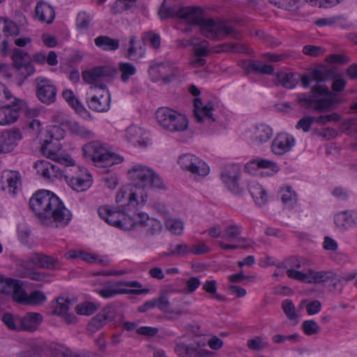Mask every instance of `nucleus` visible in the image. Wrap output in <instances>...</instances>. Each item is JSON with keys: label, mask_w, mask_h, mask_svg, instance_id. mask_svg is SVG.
I'll use <instances>...</instances> for the list:
<instances>
[{"label": "nucleus", "mask_w": 357, "mask_h": 357, "mask_svg": "<svg viewBox=\"0 0 357 357\" xmlns=\"http://www.w3.org/2000/svg\"><path fill=\"white\" fill-rule=\"evenodd\" d=\"M167 1L163 0L158 10L161 20L174 17L186 20L188 24L199 26L200 32L204 37L215 41L222 40L229 36L233 38L240 39L241 33L232 26L217 23L211 18L204 17L201 8L180 7L176 4L167 6Z\"/></svg>", "instance_id": "1"}, {"label": "nucleus", "mask_w": 357, "mask_h": 357, "mask_svg": "<svg viewBox=\"0 0 357 357\" xmlns=\"http://www.w3.org/2000/svg\"><path fill=\"white\" fill-rule=\"evenodd\" d=\"M311 75L317 84L311 88L309 93L297 95V102L305 109H312L319 113L333 110L338 101L331 96L333 95L326 85L319 84L335 77V70L332 68H320L312 70Z\"/></svg>", "instance_id": "2"}, {"label": "nucleus", "mask_w": 357, "mask_h": 357, "mask_svg": "<svg viewBox=\"0 0 357 357\" xmlns=\"http://www.w3.org/2000/svg\"><path fill=\"white\" fill-rule=\"evenodd\" d=\"M47 136L44 140L41 147L42 153L47 158L54 160L56 164L51 162V169H53L54 174H56L55 178L64 177L66 179V170L71 171L72 165L75 162L71 158L61 157L56 151L52 149L53 140L57 142L64 137V132L59 126H54L47 130Z\"/></svg>", "instance_id": "3"}, {"label": "nucleus", "mask_w": 357, "mask_h": 357, "mask_svg": "<svg viewBox=\"0 0 357 357\" xmlns=\"http://www.w3.org/2000/svg\"><path fill=\"white\" fill-rule=\"evenodd\" d=\"M128 175L133 185L137 188L163 190L165 188L159 175L147 166L135 165L128 171Z\"/></svg>", "instance_id": "4"}, {"label": "nucleus", "mask_w": 357, "mask_h": 357, "mask_svg": "<svg viewBox=\"0 0 357 357\" xmlns=\"http://www.w3.org/2000/svg\"><path fill=\"white\" fill-rule=\"evenodd\" d=\"M40 223L47 227H65L68 225L72 214L56 195L49 203Z\"/></svg>", "instance_id": "5"}, {"label": "nucleus", "mask_w": 357, "mask_h": 357, "mask_svg": "<svg viewBox=\"0 0 357 357\" xmlns=\"http://www.w3.org/2000/svg\"><path fill=\"white\" fill-rule=\"evenodd\" d=\"M155 118L162 128L170 132H181L188 128L187 117L167 107L158 108Z\"/></svg>", "instance_id": "6"}, {"label": "nucleus", "mask_w": 357, "mask_h": 357, "mask_svg": "<svg viewBox=\"0 0 357 357\" xmlns=\"http://www.w3.org/2000/svg\"><path fill=\"white\" fill-rule=\"evenodd\" d=\"M82 151L85 158H91L97 165L102 167L112 166L123 161V158L119 155L98 144L90 143L84 145Z\"/></svg>", "instance_id": "7"}, {"label": "nucleus", "mask_w": 357, "mask_h": 357, "mask_svg": "<svg viewBox=\"0 0 357 357\" xmlns=\"http://www.w3.org/2000/svg\"><path fill=\"white\" fill-rule=\"evenodd\" d=\"M117 73V70L109 66H97L82 72V79L89 84H93L91 89H106L105 82L111 81Z\"/></svg>", "instance_id": "8"}, {"label": "nucleus", "mask_w": 357, "mask_h": 357, "mask_svg": "<svg viewBox=\"0 0 357 357\" xmlns=\"http://www.w3.org/2000/svg\"><path fill=\"white\" fill-rule=\"evenodd\" d=\"M66 172V181L68 185L77 192H83L91 185V175L84 167L74 164L71 171Z\"/></svg>", "instance_id": "9"}, {"label": "nucleus", "mask_w": 357, "mask_h": 357, "mask_svg": "<svg viewBox=\"0 0 357 357\" xmlns=\"http://www.w3.org/2000/svg\"><path fill=\"white\" fill-rule=\"evenodd\" d=\"M36 95L38 99L47 105L56 101L57 89L52 80L43 77L36 79Z\"/></svg>", "instance_id": "10"}, {"label": "nucleus", "mask_w": 357, "mask_h": 357, "mask_svg": "<svg viewBox=\"0 0 357 357\" xmlns=\"http://www.w3.org/2000/svg\"><path fill=\"white\" fill-rule=\"evenodd\" d=\"M25 108L26 102L19 98L0 107V126H10L16 122Z\"/></svg>", "instance_id": "11"}, {"label": "nucleus", "mask_w": 357, "mask_h": 357, "mask_svg": "<svg viewBox=\"0 0 357 357\" xmlns=\"http://www.w3.org/2000/svg\"><path fill=\"white\" fill-rule=\"evenodd\" d=\"M55 194L50 190H39L36 191L29 199V206L35 213L40 222L43 215L47 209L49 202L54 197Z\"/></svg>", "instance_id": "12"}, {"label": "nucleus", "mask_w": 357, "mask_h": 357, "mask_svg": "<svg viewBox=\"0 0 357 357\" xmlns=\"http://www.w3.org/2000/svg\"><path fill=\"white\" fill-rule=\"evenodd\" d=\"M148 73L153 82L163 80L165 82H171L179 75L177 68L165 63H158L150 66Z\"/></svg>", "instance_id": "13"}, {"label": "nucleus", "mask_w": 357, "mask_h": 357, "mask_svg": "<svg viewBox=\"0 0 357 357\" xmlns=\"http://www.w3.org/2000/svg\"><path fill=\"white\" fill-rule=\"evenodd\" d=\"M118 312V307L116 305H108L92 318L88 325L89 330L95 332L100 329L107 322L113 321L117 317Z\"/></svg>", "instance_id": "14"}, {"label": "nucleus", "mask_w": 357, "mask_h": 357, "mask_svg": "<svg viewBox=\"0 0 357 357\" xmlns=\"http://www.w3.org/2000/svg\"><path fill=\"white\" fill-rule=\"evenodd\" d=\"M137 226L146 237L158 235L162 230V225L158 219L150 218L146 213H137Z\"/></svg>", "instance_id": "15"}, {"label": "nucleus", "mask_w": 357, "mask_h": 357, "mask_svg": "<svg viewBox=\"0 0 357 357\" xmlns=\"http://www.w3.org/2000/svg\"><path fill=\"white\" fill-rule=\"evenodd\" d=\"M3 294H12L13 298L17 303L25 304L28 295L23 288V282L19 280L7 278Z\"/></svg>", "instance_id": "16"}, {"label": "nucleus", "mask_w": 357, "mask_h": 357, "mask_svg": "<svg viewBox=\"0 0 357 357\" xmlns=\"http://www.w3.org/2000/svg\"><path fill=\"white\" fill-rule=\"evenodd\" d=\"M32 264L40 268L48 270L59 269L61 264L57 257L47 255L42 252H33L30 255Z\"/></svg>", "instance_id": "17"}, {"label": "nucleus", "mask_w": 357, "mask_h": 357, "mask_svg": "<svg viewBox=\"0 0 357 357\" xmlns=\"http://www.w3.org/2000/svg\"><path fill=\"white\" fill-rule=\"evenodd\" d=\"M239 170L234 167H225L221 174L222 182L234 194H241L243 188L238 184Z\"/></svg>", "instance_id": "18"}, {"label": "nucleus", "mask_w": 357, "mask_h": 357, "mask_svg": "<svg viewBox=\"0 0 357 357\" xmlns=\"http://www.w3.org/2000/svg\"><path fill=\"white\" fill-rule=\"evenodd\" d=\"M149 289H132L121 288L119 282H115L112 285H109L105 289L96 290L98 294L104 298H111L116 295L123 294H130L139 295L149 292Z\"/></svg>", "instance_id": "19"}, {"label": "nucleus", "mask_w": 357, "mask_h": 357, "mask_svg": "<svg viewBox=\"0 0 357 357\" xmlns=\"http://www.w3.org/2000/svg\"><path fill=\"white\" fill-rule=\"evenodd\" d=\"M22 136L20 130H10L3 132L0 136V146L1 153L11 152L21 140Z\"/></svg>", "instance_id": "20"}, {"label": "nucleus", "mask_w": 357, "mask_h": 357, "mask_svg": "<svg viewBox=\"0 0 357 357\" xmlns=\"http://www.w3.org/2000/svg\"><path fill=\"white\" fill-rule=\"evenodd\" d=\"M334 222L337 227L342 231L357 224V211H344L335 215Z\"/></svg>", "instance_id": "21"}, {"label": "nucleus", "mask_w": 357, "mask_h": 357, "mask_svg": "<svg viewBox=\"0 0 357 357\" xmlns=\"http://www.w3.org/2000/svg\"><path fill=\"white\" fill-rule=\"evenodd\" d=\"M194 116L197 122H203V116L211 122H214L215 120L213 117L211 111L214 109V105L211 102L203 105L202 99L196 98L194 100Z\"/></svg>", "instance_id": "22"}, {"label": "nucleus", "mask_w": 357, "mask_h": 357, "mask_svg": "<svg viewBox=\"0 0 357 357\" xmlns=\"http://www.w3.org/2000/svg\"><path fill=\"white\" fill-rule=\"evenodd\" d=\"M123 210L113 208L109 205L102 206L98 208L99 216L107 224L118 228L120 224L121 215Z\"/></svg>", "instance_id": "23"}, {"label": "nucleus", "mask_w": 357, "mask_h": 357, "mask_svg": "<svg viewBox=\"0 0 357 357\" xmlns=\"http://www.w3.org/2000/svg\"><path fill=\"white\" fill-rule=\"evenodd\" d=\"M294 144L295 140L292 136L280 135L273 141L271 149L275 154L283 155L290 151Z\"/></svg>", "instance_id": "24"}, {"label": "nucleus", "mask_w": 357, "mask_h": 357, "mask_svg": "<svg viewBox=\"0 0 357 357\" xmlns=\"http://www.w3.org/2000/svg\"><path fill=\"white\" fill-rule=\"evenodd\" d=\"M20 331L33 332L37 330L43 321V316L38 312H27L20 316Z\"/></svg>", "instance_id": "25"}, {"label": "nucleus", "mask_w": 357, "mask_h": 357, "mask_svg": "<svg viewBox=\"0 0 357 357\" xmlns=\"http://www.w3.org/2000/svg\"><path fill=\"white\" fill-rule=\"evenodd\" d=\"M175 354L180 357H204V351H199L194 344H187L181 341L175 342Z\"/></svg>", "instance_id": "26"}, {"label": "nucleus", "mask_w": 357, "mask_h": 357, "mask_svg": "<svg viewBox=\"0 0 357 357\" xmlns=\"http://www.w3.org/2000/svg\"><path fill=\"white\" fill-rule=\"evenodd\" d=\"M20 174L18 172H7L3 174L1 178L2 184H6V186H2L3 190L8 189L10 193L15 195L20 184Z\"/></svg>", "instance_id": "27"}, {"label": "nucleus", "mask_w": 357, "mask_h": 357, "mask_svg": "<svg viewBox=\"0 0 357 357\" xmlns=\"http://www.w3.org/2000/svg\"><path fill=\"white\" fill-rule=\"evenodd\" d=\"M89 107L98 112H107L110 106L109 96H93L87 100Z\"/></svg>", "instance_id": "28"}, {"label": "nucleus", "mask_w": 357, "mask_h": 357, "mask_svg": "<svg viewBox=\"0 0 357 357\" xmlns=\"http://www.w3.org/2000/svg\"><path fill=\"white\" fill-rule=\"evenodd\" d=\"M62 123H66V127L74 135L82 138L89 139L93 137V133L84 126L79 125L72 119H63Z\"/></svg>", "instance_id": "29"}, {"label": "nucleus", "mask_w": 357, "mask_h": 357, "mask_svg": "<svg viewBox=\"0 0 357 357\" xmlns=\"http://www.w3.org/2000/svg\"><path fill=\"white\" fill-rule=\"evenodd\" d=\"M36 14L40 21L47 24H51L55 17L53 8L46 3H37Z\"/></svg>", "instance_id": "30"}, {"label": "nucleus", "mask_w": 357, "mask_h": 357, "mask_svg": "<svg viewBox=\"0 0 357 357\" xmlns=\"http://www.w3.org/2000/svg\"><path fill=\"white\" fill-rule=\"evenodd\" d=\"M249 192L255 202L262 206L267 202L268 196L262 186L255 181H251L248 184Z\"/></svg>", "instance_id": "31"}, {"label": "nucleus", "mask_w": 357, "mask_h": 357, "mask_svg": "<svg viewBox=\"0 0 357 357\" xmlns=\"http://www.w3.org/2000/svg\"><path fill=\"white\" fill-rule=\"evenodd\" d=\"M95 45L104 51H115L120 47V40L107 36H100L94 40Z\"/></svg>", "instance_id": "32"}, {"label": "nucleus", "mask_w": 357, "mask_h": 357, "mask_svg": "<svg viewBox=\"0 0 357 357\" xmlns=\"http://www.w3.org/2000/svg\"><path fill=\"white\" fill-rule=\"evenodd\" d=\"M144 130L137 126H130L126 130V138L128 142L134 146L138 145L141 146L144 144L142 140Z\"/></svg>", "instance_id": "33"}, {"label": "nucleus", "mask_w": 357, "mask_h": 357, "mask_svg": "<svg viewBox=\"0 0 357 357\" xmlns=\"http://www.w3.org/2000/svg\"><path fill=\"white\" fill-rule=\"evenodd\" d=\"M136 39L137 37L135 36H132L130 38V47L128 49L126 57L130 60H135L134 56L136 55H138L139 57L144 56L146 52L145 43L143 42L142 44L139 43L137 45Z\"/></svg>", "instance_id": "34"}, {"label": "nucleus", "mask_w": 357, "mask_h": 357, "mask_svg": "<svg viewBox=\"0 0 357 357\" xmlns=\"http://www.w3.org/2000/svg\"><path fill=\"white\" fill-rule=\"evenodd\" d=\"M308 276L307 283H321L328 282L329 279H333L334 273L331 271H314L310 269Z\"/></svg>", "instance_id": "35"}, {"label": "nucleus", "mask_w": 357, "mask_h": 357, "mask_svg": "<svg viewBox=\"0 0 357 357\" xmlns=\"http://www.w3.org/2000/svg\"><path fill=\"white\" fill-rule=\"evenodd\" d=\"M273 136L271 128L266 124L257 125L255 128V139L259 143L268 142Z\"/></svg>", "instance_id": "36"}, {"label": "nucleus", "mask_w": 357, "mask_h": 357, "mask_svg": "<svg viewBox=\"0 0 357 357\" xmlns=\"http://www.w3.org/2000/svg\"><path fill=\"white\" fill-rule=\"evenodd\" d=\"M249 70L265 75H271L274 72V68L271 65L265 64L259 61H250L247 65Z\"/></svg>", "instance_id": "37"}, {"label": "nucleus", "mask_w": 357, "mask_h": 357, "mask_svg": "<svg viewBox=\"0 0 357 357\" xmlns=\"http://www.w3.org/2000/svg\"><path fill=\"white\" fill-rule=\"evenodd\" d=\"M6 326L11 331H20V316L6 312L1 318Z\"/></svg>", "instance_id": "38"}, {"label": "nucleus", "mask_w": 357, "mask_h": 357, "mask_svg": "<svg viewBox=\"0 0 357 357\" xmlns=\"http://www.w3.org/2000/svg\"><path fill=\"white\" fill-rule=\"evenodd\" d=\"M20 276L22 278H27L35 281L47 282L48 281L50 274L45 271H39L32 268L24 271L20 273Z\"/></svg>", "instance_id": "39"}, {"label": "nucleus", "mask_w": 357, "mask_h": 357, "mask_svg": "<svg viewBox=\"0 0 357 357\" xmlns=\"http://www.w3.org/2000/svg\"><path fill=\"white\" fill-rule=\"evenodd\" d=\"M254 165L257 166L258 168L270 169L275 172L279 170V167L275 162L266 159H253L247 163L245 169L253 167L252 166Z\"/></svg>", "instance_id": "40"}, {"label": "nucleus", "mask_w": 357, "mask_h": 357, "mask_svg": "<svg viewBox=\"0 0 357 357\" xmlns=\"http://www.w3.org/2000/svg\"><path fill=\"white\" fill-rule=\"evenodd\" d=\"M3 24V33L7 37L19 34L20 29L17 24L8 17H0V24Z\"/></svg>", "instance_id": "41"}, {"label": "nucleus", "mask_w": 357, "mask_h": 357, "mask_svg": "<svg viewBox=\"0 0 357 357\" xmlns=\"http://www.w3.org/2000/svg\"><path fill=\"white\" fill-rule=\"evenodd\" d=\"M294 73H279L277 74L278 82L285 88L291 89L298 84V78Z\"/></svg>", "instance_id": "42"}, {"label": "nucleus", "mask_w": 357, "mask_h": 357, "mask_svg": "<svg viewBox=\"0 0 357 357\" xmlns=\"http://www.w3.org/2000/svg\"><path fill=\"white\" fill-rule=\"evenodd\" d=\"M119 70L121 73V79L123 82H127L131 76L137 73L136 67L128 62H120L119 63Z\"/></svg>", "instance_id": "43"}, {"label": "nucleus", "mask_w": 357, "mask_h": 357, "mask_svg": "<svg viewBox=\"0 0 357 357\" xmlns=\"http://www.w3.org/2000/svg\"><path fill=\"white\" fill-rule=\"evenodd\" d=\"M120 215L121 217L120 219V224L118 226L119 229L129 231L132 229L135 226H137V214L135 218H132L126 215L123 211L122 215Z\"/></svg>", "instance_id": "44"}, {"label": "nucleus", "mask_w": 357, "mask_h": 357, "mask_svg": "<svg viewBox=\"0 0 357 357\" xmlns=\"http://www.w3.org/2000/svg\"><path fill=\"white\" fill-rule=\"evenodd\" d=\"M271 3L275 4L278 8L284 10L295 12L299 8L300 0H269Z\"/></svg>", "instance_id": "45"}, {"label": "nucleus", "mask_w": 357, "mask_h": 357, "mask_svg": "<svg viewBox=\"0 0 357 357\" xmlns=\"http://www.w3.org/2000/svg\"><path fill=\"white\" fill-rule=\"evenodd\" d=\"M241 234V228L240 226L237 225H231L226 228L222 238L227 241H232L234 239L238 238Z\"/></svg>", "instance_id": "46"}, {"label": "nucleus", "mask_w": 357, "mask_h": 357, "mask_svg": "<svg viewBox=\"0 0 357 357\" xmlns=\"http://www.w3.org/2000/svg\"><path fill=\"white\" fill-rule=\"evenodd\" d=\"M282 308L284 313L289 320H296L298 314L296 312V307L290 299H285L282 303Z\"/></svg>", "instance_id": "47"}, {"label": "nucleus", "mask_w": 357, "mask_h": 357, "mask_svg": "<svg viewBox=\"0 0 357 357\" xmlns=\"http://www.w3.org/2000/svg\"><path fill=\"white\" fill-rule=\"evenodd\" d=\"M47 301L46 296L40 291L36 290L28 295L26 305H42Z\"/></svg>", "instance_id": "48"}, {"label": "nucleus", "mask_w": 357, "mask_h": 357, "mask_svg": "<svg viewBox=\"0 0 357 357\" xmlns=\"http://www.w3.org/2000/svg\"><path fill=\"white\" fill-rule=\"evenodd\" d=\"M303 333L307 335H313L318 334L321 328L317 323L312 319L305 320L301 325Z\"/></svg>", "instance_id": "49"}, {"label": "nucleus", "mask_w": 357, "mask_h": 357, "mask_svg": "<svg viewBox=\"0 0 357 357\" xmlns=\"http://www.w3.org/2000/svg\"><path fill=\"white\" fill-rule=\"evenodd\" d=\"M97 309V306L93 303L86 301L78 304L75 307V311L79 314L89 316L93 314Z\"/></svg>", "instance_id": "50"}, {"label": "nucleus", "mask_w": 357, "mask_h": 357, "mask_svg": "<svg viewBox=\"0 0 357 357\" xmlns=\"http://www.w3.org/2000/svg\"><path fill=\"white\" fill-rule=\"evenodd\" d=\"M51 355L53 357H74L76 353L62 344H59L51 348Z\"/></svg>", "instance_id": "51"}, {"label": "nucleus", "mask_w": 357, "mask_h": 357, "mask_svg": "<svg viewBox=\"0 0 357 357\" xmlns=\"http://www.w3.org/2000/svg\"><path fill=\"white\" fill-rule=\"evenodd\" d=\"M70 300L63 297L56 298V305L53 310V313L59 316L66 314L69 309Z\"/></svg>", "instance_id": "52"}, {"label": "nucleus", "mask_w": 357, "mask_h": 357, "mask_svg": "<svg viewBox=\"0 0 357 357\" xmlns=\"http://www.w3.org/2000/svg\"><path fill=\"white\" fill-rule=\"evenodd\" d=\"M166 227L174 235L180 236L183 234V223L180 220L169 219L166 222Z\"/></svg>", "instance_id": "53"}, {"label": "nucleus", "mask_w": 357, "mask_h": 357, "mask_svg": "<svg viewBox=\"0 0 357 357\" xmlns=\"http://www.w3.org/2000/svg\"><path fill=\"white\" fill-rule=\"evenodd\" d=\"M91 16L86 12H80L76 18V26L78 29L86 30L89 26Z\"/></svg>", "instance_id": "54"}, {"label": "nucleus", "mask_w": 357, "mask_h": 357, "mask_svg": "<svg viewBox=\"0 0 357 357\" xmlns=\"http://www.w3.org/2000/svg\"><path fill=\"white\" fill-rule=\"evenodd\" d=\"M30 235H31V230L27 226H26L24 225H21L18 226L17 236L19 238V240L21 241V243L26 246L31 245L30 242H29Z\"/></svg>", "instance_id": "55"}, {"label": "nucleus", "mask_w": 357, "mask_h": 357, "mask_svg": "<svg viewBox=\"0 0 357 357\" xmlns=\"http://www.w3.org/2000/svg\"><path fill=\"white\" fill-rule=\"evenodd\" d=\"M24 56H29V53L21 49H14L12 59L15 68H20L22 67V63L24 62Z\"/></svg>", "instance_id": "56"}, {"label": "nucleus", "mask_w": 357, "mask_h": 357, "mask_svg": "<svg viewBox=\"0 0 357 357\" xmlns=\"http://www.w3.org/2000/svg\"><path fill=\"white\" fill-rule=\"evenodd\" d=\"M193 52L196 57H204L209 54L208 43L203 40L200 44H195L193 47Z\"/></svg>", "instance_id": "57"}, {"label": "nucleus", "mask_w": 357, "mask_h": 357, "mask_svg": "<svg viewBox=\"0 0 357 357\" xmlns=\"http://www.w3.org/2000/svg\"><path fill=\"white\" fill-rule=\"evenodd\" d=\"M248 347L250 349L259 351L267 348L268 344L261 337H256L248 341Z\"/></svg>", "instance_id": "58"}, {"label": "nucleus", "mask_w": 357, "mask_h": 357, "mask_svg": "<svg viewBox=\"0 0 357 357\" xmlns=\"http://www.w3.org/2000/svg\"><path fill=\"white\" fill-rule=\"evenodd\" d=\"M325 52L324 48L316 45H305L303 47V53L305 55L316 57L323 55Z\"/></svg>", "instance_id": "59"}, {"label": "nucleus", "mask_w": 357, "mask_h": 357, "mask_svg": "<svg viewBox=\"0 0 357 357\" xmlns=\"http://www.w3.org/2000/svg\"><path fill=\"white\" fill-rule=\"evenodd\" d=\"M172 257H183L190 254V247L186 243L176 245L174 249H172Z\"/></svg>", "instance_id": "60"}, {"label": "nucleus", "mask_w": 357, "mask_h": 357, "mask_svg": "<svg viewBox=\"0 0 357 357\" xmlns=\"http://www.w3.org/2000/svg\"><path fill=\"white\" fill-rule=\"evenodd\" d=\"M209 171L208 165L204 160L199 159L191 173L194 175L204 177L208 174Z\"/></svg>", "instance_id": "61"}, {"label": "nucleus", "mask_w": 357, "mask_h": 357, "mask_svg": "<svg viewBox=\"0 0 357 357\" xmlns=\"http://www.w3.org/2000/svg\"><path fill=\"white\" fill-rule=\"evenodd\" d=\"M315 121V118L310 116H306L301 119L296 125V129H302L307 132L310 130L312 123Z\"/></svg>", "instance_id": "62"}, {"label": "nucleus", "mask_w": 357, "mask_h": 357, "mask_svg": "<svg viewBox=\"0 0 357 357\" xmlns=\"http://www.w3.org/2000/svg\"><path fill=\"white\" fill-rule=\"evenodd\" d=\"M34 167L38 174L45 178L48 169L51 167V162L46 160H38L35 162Z\"/></svg>", "instance_id": "63"}, {"label": "nucleus", "mask_w": 357, "mask_h": 357, "mask_svg": "<svg viewBox=\"0 0 357 357\" xmlns=\"http://www.w3.org/2000/svg\"><path fill=\"white\" fill-rule=\"evenodd\" d=\"M19 74L23 77V80L26 79L28 77L32 75L35 73V67L31 62L26 63H22L20 68H15Z\"/></svg>", "instance_id": "64"}]
</instances>
